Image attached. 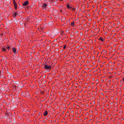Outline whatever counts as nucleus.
Returning <instances> with one entry per match:
<instances>
[{"instance_id": "obj_12", "label": "nucleus", "mask_w": 124, "mask_h": 124, "mask_svg": "<svg viewBox=\"0 0 124 124\" xmlns=\"http://www.w3.org/2000/svg\"><path fill=\"white\" fill-rule=\"evenodd\" d=\"M13 4H16V1H15V0H14V1H13Z\"/></svg>"}, {"instance_id": "obj_10", "label": "nucleus", "mask_w": 124, "mask_h": 124, "mask_svg": "<svg viewBox=\"0 0 124 124\" xmlns=\"http://www.w3.org/2000/svg\"><path fill=\"white\" fill-rule=\"evenodd\" d=\"M74 22H71V26H72V27H73V26H74Z\"/></svg>"}, {"instance_id": "obj_4", "label": "nucleus", "mask_w": 124, "mask_h": 124, "mask_svg": "<svg viewBox=\"0 0 124 124\" xmlns=\"http://www.w3.org/2000/svg\"><path fill=\"white\" fill-rule=\"evenodd\" d=\"M47 6V4L46 3H43V8H44V9H46V7Z\"/></svg>"}, {"instance_id": "obj_14", "label": "nucleus", "mask_w": 124, "mask_h": 124, "mask_svg": "<svg viewBox=\"0 0 124 124\" xmlns=\"http://www.w3.org/2000/svg\"><path fill=\"white\" fill-rule=\"evenodd\" d=\"M7 49L9 50V49H10V46H7Z\"/></svg>"}, {"instance_id": "obj_6", "label": "nucleus", "mask_w": 124, "mask_h": 124, "mask_svg": "<svg viewBox=\"0 0 124 124\" xmlns=\"http://www.w3.org/2000/svg\"><path fill=\"white\" fill-rule=\"evenodd\" d=\"M12 51H13V53H14V54H16V48L13 47L12 48Z\"/></svg>"}, {"instance_id": "obj_1", "label": "nucleus", "mask_w": 124, "mask_h": 124, "mask_svg": "<svg viewBox=\"0 0 124 124\" xmlns=\"http://www.w3.org/2000/svg\"><path fill=\"white\" fill-rule=\"evenodd\" d=\"M44 69H52V68L51 67V65L48 64H46V63H45L44 66Z\"/></svg>"}, {"instance_id": "obj_2", "label": "nucleus", "mask_w": 124, "mask_h": 124, "mask_svg": "<svg viewBox=\"0 0 124 124\" xmlns=\"http://www.w3.org/2000/svg\"><path fill=\"white\" fill-rule=\"evenodd\" d=\"M23 6H27V5H29V0H27L25 1L23 4H22Z\"/></svg>"}, {"instance_id": "obj_7", "label": "nucleus", "mask_w": 124, "mask_h": 124, "mask_svg": "<svg viewBox=\"0 0 124 124\" xmlns=\"http://www.w3.org/2000/svg\"><path fill=\"white\" fill-rule=\"evenodd\" d=\"M99 40L101 41V42H103V41H104V40H103V38H102V37H100L99 38Z\"/></svg>"}, {"instance_id": "obj_8", "label": "nucleus", "mask_w": 124, "mask_h": 124, "mask_svg": "<svg viewBox=\"0 0 124 124\" xmlns=\"http://www.w3.org/2000/svg\"><path fill=\"white\" fill-rule=\"evenodd\" d=\"M14 5L15 9H17V7H18L17 6V3L16 4H14Z\"/></svg>"}, {"instance_id": "obj_11", "label": "nucleus", "mask_w": 124, "mask_h": 124, "mask_svg": "<svg viewBox=\"0 0 124 124\" xmlns=\"http://www.w3.org/2000/svg\"><path fill=\"white\" fill-rule=\"evenodd\" d=\"M5 51H6V49L5 48H2V51L3 52H5Z\"/></svg>"}, {"instance_id": "obj_18", "label": "nucleus", "mask_w": 124, "mask_h": 124, "mask_svg": "<svg viewBox=\"0 0 124 124\" xmlns=\"http://www.w3.org/2000/svg\"><path fill=\"white\" fill-rule=\"evenodd\" d=\"M51 0V1H53V0Z\"/></svg>"}, {"instance_id": "obj_16", "label": "nucleus", "mask_w": 124, "mask_h": 124, "mask_svg": "<svg viewBox=\"0 0 124 124\" xmlns=\"http://www.w3.org/2000/svg\"><path fill=\"white\" fill-rule=\"evenodd\" d=\"M50 23H51V25H53V22L51 21Z\"/></svg>"}, {"instance_id": "obj_19", "label": "nucleus", "mask_w": 124, "mask_h": 124, "mask_svg": "<svg viewBox=\"0 0 124 124\" xmlns=\"http://www.w3.org/2000/svg\"><path fill=\"white\" fill-rule=\"evenodd\" d=\"M61 0V1H62V0Z\"/></svg>"}, {"instance_id": "obj_15", "label": "nucleus", "mask_w": 124, "mask_h": 124, "mask_svg": "<svg viewBox=\"0 0 124 124\" xmlns=\"http://www.w3.org/2000/svg\"><path fill=\"white\" fill-rule=\"evenodd\" d=\"M2 75V72H1V71H0V75Z\"/></svg>"}, {"instance_id": "obj_9", "label": "nucleus", "mask_w": 124, "mask_h": 124, "mask_svg": "<svg viewBox=\"0 0 124 124\" xmlns=\"http://www.w3.org/2000/svg\"><path fill=\"white\" fill-rule=\"evenodd\" d=\"M67 8H69L70 9H72V7H70V6H69V4L67 5Z\"/></svg>"}, {"instance_id": "obj_3", "label": "nucleus", "mask_w": 124, "mask_h": 124, "mask_svg": "<svg viewBox=\"0 0 124 124\" xmlns=\"http://www.w3.org/2000/svg\"><path fill=\"white\" fill-rule=\"evenodd\" d=\"M13 16L15 18L16 16H18L19 15V14H18V12H14L13 13Z\"/></svg>"}, {"instance_id": "obj_20", "label": "nucleus", "mask_w": 124, "mask_h": 124, "mask_svg": "<svg viewBox=\"0 0 124 124\" xmlns=\"http://www.w3.org/2000/svg\"><path fill=\"white\" fill-rule=\"evenodd\" d=\"M73 10H74V8H73Z\"/></svg>"}, {"instance_id": "obj_5", "label": "nucleus", "mask_w": 124, "mask_h": 124, "mask_svg": "<svg viewBox=\"0 0 124 124\" xmlns=\"http://www.w3.org/2000/svg\"><path fill=\"white\" fill-rule=\"evenodd\" d=\"M47 115H48V111H47L46 110V111L44 112V116H47Z\"/></svg>"}, {"instance_id": "obj_13", "label": "nucleus", "mask_w": 124, "mask_h": 124, "mask_svg": "<svg viewBox=\"0 0 124 124\" xmlns=\"http://www.w3.org/2000/svg\"><path fill=\"white\" fill-rule=\"evenodd\" d=\"M65 48H66V45H65L63 46V49H65Z\"/></svg>"}, {"instance_id": "obj_17", "label": "nucleus", "mask_w": 124, "mask_h": 124, "mask_svg": "<svg viewBox=\"0 0 124 124\" xmlns=\"http://www.w3.org/2000/svg\"><path fill=\"white\" fill-rule=\"evenodd\" d=\"M123 81H124V78H123Z\"/></svg>"}]
</instances>
